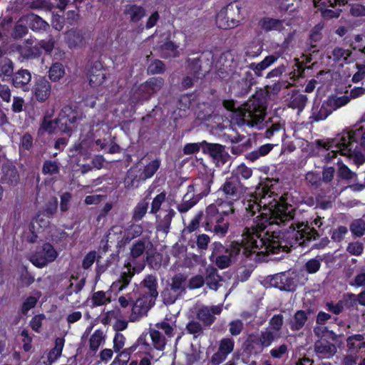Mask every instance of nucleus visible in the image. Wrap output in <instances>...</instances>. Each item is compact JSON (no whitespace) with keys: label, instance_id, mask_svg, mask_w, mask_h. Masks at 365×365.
<instances>
[{"label":"nucleus","instance_id":"obj_1","mask_svg":"<svg viewBox=\"0 0 365 365\" xmlns=\"http://www.w3.org/2000/svg\"><path fill=\"white\" fill-rule=\"evenodd\" d=\"M243 207L247 216H253L260 212L257 220L251 227L245 229L240 242H233L225 249L220 242H214L210 259L220 269L228 267L241 252L246 258L255 259L260 255L276 254L281 250L288 252L289 246L274 235L264 237L262 232L268 226L289 225L288 234L292 240L290 247L297 245L306 246V242L315 240L317 232L307 222L297 221L295 210L291 205L278 200V195L267 187L260 185L255 192L247 194L243 200Z\"/></svg>","mask_w":365,"mask_h":365},{"label":"nucleus","instance_id":"obj_2","mask_svg":"<svg viewBox=\"0 0 365 365\" xmlns=\"http://www.w3.org/2000/svg\"><path fill=\"white\" fill-rule=\"evenodd\" d=\"M327 150H331L325 158L330 161L337 153L348 157L356 165L365 162V155L361 149L365 148V126L361 123L356 124L351 130L342 133L338 138L328 142L320 143Z\"/></svg>","mask_w":365,"mask_h":365},{"label":"nucleus","instance_id":"obj_3","mask_svg":"<svg viewBox=\"0 0 365 365\" xmlns=\"http://www.w3.org/2000/svg\"><path fill=\"white\" fill-rule=\"evenodd\" d=\"M224 107L231 112L230 123L239 127L245 125L262 129L264 127L265 108L258 100H250L242 107H236L232 100L223 101Z\"/></svg>","mask_w":365,"mask_h":365},{"label":"nucleus","instance_id":"obj_4","mask_svg":"<svg viewBox=\"0 0 365 365\" xmlns=\"http://www.w3.org/2000/svg\"><path fill=\"white\" fill-rule=\"evenodd\" d=\"M235 214L231 203L226 201H216L208 205L203 215L205 230L223 237L227 233L230 223L226 217Z\"/></svg>","mask_w":365,"mask_h":365},{"label":"nucleus","instance_id":"obj_5","mask_svg":"<svg viewBox=\"0 0 365 365\" xmlns=\"http://www.w3.org/2000/svg\"><path fill=\"white\" fill-rule=\"evenodd\" d=\"M78 119L77 112L71 107L66 106L62 108L58 118L55 120H52L49 115H46L43 118L39 132L52 133L60 131L64 133H69Z\"/></svg>","mask_w":365,"mask_h":365},{"label":"nucleus","instance_id":"obj_6","mask_svg":"<svg viewBox=\"0 0 365 365\" xmlns=\"http://www.w3.org/2000/svg\"><path fill=\"white\" fill-rule=\"evenodd\" d=\"M241 12V4L231 3L222 9L216 16L217 26L222 29H233L237 26Z\"/></svg>","mask_w":365,"mask_h":365},{"label":"nucleus","instance_id":"obj_7","mask_svg":"<svg viewBox=\"0 0 365 365\" xmlns=\"http://www.w3.org/2000/svg\"><path fill=\"white\" fill-rule=\"evenodd\" d=\"M58 252L50 243H44L41 249L30 256L31 262L36 267L43 268L53 262Z\"/></svg>","mask_w":365,"mask_h":365},{"label":"nucleus","instance_id":"obj_8","mask_svg":"<svg viewBox=\"0 0 365 365\" xmlns=\"http://www.w3.org/2000/svg\"><path fill=\"white\" fill-rule=\"evenodd\" d=\"M163 83L161 78H150L137 88L131 97L132 101L135 102L149 99L152 95L161 89Z\"/></svg>","mask_w":365,"mask_h":365},{"label":"nucleus","instance_id":"obj_9","mask_svg":"<svg viewBox=\"0 0 365 365\" xmlns=\"http://www.w3.org/2000/svg\"><path fill=\"white\" fill-rule=\"evenodd\" d=\"M246 187L236 178H227L220 190L225 199L232 205V202L239 200L245 193Z\"/></svg>","mask_w":365,"mask_h":365},{"label":"nucleus","instance_id":"obj_10","mask_svg":"<svg viewBox=\"0 0 365 365\" xmlns=\"http://www.w3.org/2000/svg\"><path fill=\"white\" fill-rule=\"evenodd\" d=\"M50 224L48 216L43 214L38 215L34 217L29 225L31 234H24V240L29 242H34L37 239V234L41 232Z\"/></svg>","mask_w":365,"mask_h":365},{"label":"nucleus","instance_id":"obj_11","mask_svg":"<svg viewBox=\"0 0 365 365\" xmlns=\"http://www.w3.org/2000/svg\"><path fill=\"white\" fill-rule=\"evenodd\" d=\"M155 299L148 296L142 295L139 297L132 308V313L130 317L131 322L137 321L140 317L145 315L148 310L154 305Z\"/></svg>","mask_w":365,"mask_h":365},{"label":"nucleus","instance_id":"obj_12","mask_svg":"<svg viewBox=\"0 0 365 365\" xmlns=\"http://www.w3.org/2000/svg\"><path fill=\"white\" fill-rule=\"evenodd\" d=\"M200 185L199 183H196L188 186L187 193L184 195L181 203L177 207L180 212H187L200 200V197L195 195V192L200 191Z\"/></svg>","mask_w":365,"mask_h":365},{"label":"nucleus","instance_id":"obj_13","mask_svg":"<svg viewBox=\"0 0 365 365\" xmlns=\"http://www.w3.org/2000/svg\"><path fill=\"white\" fill-rule=\"evenodd\" d=\"M294 273L284 272L272 277L271 284L281 290L293 291L296 287Z\"/></svg>","mask_w":365,"mask_h":365},{"label":"nucleus","instance_id":"obj_14","mask_svg":"<svg viewBox=\"0 0 365 365\" xmlns=\"http://www.w3.org/2000/svg\"><path fill=\"white\" fill-rule=\"evenodd\" d=\"M205 149L213 159L217 166H222L228 161L230 155L225 150L224 146L217 143H205Z\"/></svg>","mask_w":365,"mask_h":365},{"label":"nucleus","instance_id":"obj_15","mask_svg":"<svg viewBox=\"0 0 365 365\" xmlns=\"http://www.w3.org/2000/svg\"><path fill=\"white\" fill-rule=\"evenodd\" d=\"M145 267L144 262L134 265V262L130 261L126 264L127 271L122 273L120 279L113 284V287H118L123 290L130 282L131 278L135 273L140 272Z\"/></svg>","mask_w":365,"mask_h":365},{"label":"nucleus","instance_id":"obj_16","mask_svg":"<svg viewBox=\"0 0 365 365\" xmlns=\"http://www.w3.org/2000/svg\"><path fill=\"white\" fill-rule=\"evenodd\" d=\"M51 92V84L44 78H39L32 88L34 98L41 103L45 102L49 98Z\"/></svg>","mask_w":365,"mask_h":365},{"label":"nucleus","instance_id":"obj_17","mask_svg":"<svg viewBox=\"0 0 365 365\" xmlns=\"http://www.w3.org/2000/svg\"><path fill=\"white\" fill-rule=\"evenodd\" d=\"M222 307L221 305H215L212 307H202L199 309L197 316L205 325H211L215 317L214 315L220 314L222 312Z\"/></svg>","mask_w":365,"mask_h":365},{"label":"nucleus","instance_id":"obj_18","mask_svg":"<svg viewBox=\"0 0 365 365\" xmlns=\"http://www.w3.org/2000/svg\"><path fill=\"white\" fill-rule=\"evenodd\" d=\"M106 71L101 63H96L89 71V84L93 88L101 86L106 78Z\"/></svg>","mask_w":365,"mask_h":365},{"label":"nucleus","instance_id":"obj_19","mask_svg":"<svg viewBox=\"0 0 365 365\" xmlns=\"http://www.w3.org/2000/svg\"><path fill=\"white\" fill-rule=\"evenodd\" d=\"M158 281L154 275H148L141 282V294L152 297L153 299H156L158 295Z\"/></svg>","mask_w":365,"mask_h":365},{"label":"nucleus","instance_id":"obj_20","mask_svg":"<svg viewBox=\"0 0 365 365\" xmlns=\"http://www.w3.org/2000/svg\"><path fill=\"white\" fill-rule=\"evenodd\" d=\"M315 351L319 357L330 358L336 352V347L327 341L319 340L315 343Z\"/></svg>","mask_w":365,"mask_h":365},{"label":"nucleus","instance_id":"obj_21","mask_svg":"<svg viewBox=\"0 0 365 365\" xmlns=\"http://www.w3.org/2000/svg\"><path fill=\"white\" fill-rule=\"evenodd\" d=\"M106 335L101 329H96L90 336L88 346L89 351L93 354H96L100 346L104 345L106 343Z\"/></svg>","mask_w":365,"mask_h":365},{"label":"nucleus","instance_id":"obj_22","mask_svg":"<svg viewBox=\"0 0 365 365\" xmlns=\"http://www.w3.org/2000/svg\"><path fill=\"white\" fill-rule=\"evenodd\" d=\"M283 315L280 314H274L269 321V327L267 329L279 339L283 336H285L287 334V332H283Z\"/></svg>","mask_w":365,"mask_h":365},{"label":"nucleus","instance_id":"obj_23","mask_svg":"<svg viewBox=\"0 0 365 365\" xmlns=\"http://www.w3.org/2000/svg\"><path fill=\"white\" fill-rule=\"evenodd\" d=\"M31 75L27 70H20L13 78V84L16 88H21L26 91L29 90L28 84L31 81Z\"/></svg>","mask_w":365,"mask_h":365},{"label":"nucleus","instance_id":"obj_24","mask_svg":"<svg viewBox=\"0 0 365 365\" xmlns=\"http://www.w3.org/2000/svg\"><path fill=\"white\" fill-rule=\"evenodd\" d=\"M143 227L140 225L132 224L125 227V234L120 238L121 244L125 245L133 239L139 237L143 233Z\"/></svg>","mask_w":365,"mask_h":365},{"label":"nucleus","instance_id":"obj_25","mask_svg":"<svg viewBox=\"0 0 365 365\" xmlns=\"http://www.w3.org/2000/svg\"><path fill=\"white\" fill-rule=\"evenodd\" d=\"M65 339L62 337H58L55 340L54 347L50 350L47 356L48 365H51L57 361L62 354V351L64 346Z\"/></svg>","mask_w":365,"mask_h":365},{"label":"nucleus","instance_id":"obj_26","mask_svg":"<svg viewBox=\"0 0 365 365\" xmlns=\"http://www.w3.org/2000/svg\"><path fill=\"white\" fill-rule=\"evenodd\" d=\"M66 38L70 48L80 47L85 44V37L80 31L71 30L68 31Z\"/></svg>","mask_w":365,"mask_h":365},{"label":"nucleus","instance_id":"obj_27","mask_svg":"<svg viewBox=\"0 0 365 365\" xmlns=\"http://www.w3.org/2000/svg\"><path fill=\"white\" fill-rule=\"evenodd\" d=\"M277 58H278L277 56L273 55L268 56L258 63H251L250 65V68L254 71L256 76H261L262 75V71L276 62Z\"/></svg>","mask_w":365,"mask_h":365},{"label":"nucleus","instance_id":"obj_28","mask_svg":"<svg viewBox=\"0 0 365 365\" xmlns=\"http://www.w3.org/2000/svg\"><path fill=\"white\" fill-rule=\"evenodd\" d=\"M307 321V314L304 311H297L289 321L290 329L292 331L300 330Z\"/></svg>","mask_w":365,"mask_h":365},{"label":"nucleus","instance_id":"obj_29","mask_svg":"<svg viewBox=\"0 0 365 365\" xmlns=\"http://www.w3.org/2000/svg\"><path fill=\"white\" fill-rule=\"evenodd\" d=\"M125 14L128 16L130 20L133 22H138L145 14V9L136 5H128L125 10Z\"/></svg>","mask_w":365,"mask_h":365},{"label":"nucleus","instance_id":"obj_30","mask_svg":"<svg viewBox=\"0 0 365 365\" xmlns=\"http://www.w3.org/2000/svg\"><path fill=\"white\" fill-rule=\"evenodd\" d=\"M19 180V176L16 169L10 166L9 168H4V177L2 182L9 185H16Z\"/></svg>","mask_w":365,"mask_h":365},{"label":"nucleus","instance_id":"obj_31","mask_svg":"<svg viewBox=\"0 0 365 365\" xmlns=\"http://www.w3.org/2000/svg\"><path fill=\"white\" fill-rule=\"evenodd\" d=\"M133 346L135 347V351L138 350V353L148 355L152 358L150 353L152 349L148 342L146 334L140 335L136 342L133 345Z\"/></svg>","mask_w":365,"mask_h":365},{"label":"nucleus","instance_id":"obj_32","mask_svg":"<svg viewBox=\"0 0 365 365\" xmlns=\"http://www.w3.org/2000/svg\"><path fill=\"white\" fill-rule=\"evenodd\" d=\"M332 112L333 110H331V107L327 105V101H326L322 105L319 109H318L317 107L313 108L312 118L315 121L324 120Z\"/></svg>","mask_w":365,"mask_h":365},{"label":"nucleus","instance_id":"obj_33","mask_svg":"<svg viewBox=\"0 0 365 365\" xmlns=\"http://www.w3.org/2000/svg\"><path fill=\"white\" fill-rule=\"evenodd\" d=\"M150 336L152 339L153 346L160 351L165 349L167 343L165 336H163L160 330L151 329L150 331Z\"/></svg>","mask_w":365,"mask_h":365},{"label":"nucleus","instance_id":"obj_34","mask_svg":"<svg viewBox=\"0 0 365 365\" xmlns=\"http://www.w3.org/2000/svg\"><path fill=\"white\" fill-rule=\"evenodd\" d=\"M65 75V68L60 63H53L48 71V78L51 81L57 82Z\"/></svg>","mask_w":365,"mask_h":365},{"label":"nucleus","instance_id":"obj_35","mask_svg":"<svg viewBox=\"0 0 365 365\" xmlns=\"http://www.w3.org/2000/svg\"><path fill=\"white\" fill-rule=\"evenodd\" d=\"M327 105L331 107V110H336V109L343 107L349 103L350 97L344 95L341 96H331L327 99Z\"/></svg>","mask_w":365,"mask_h":365},{"label":"nucleus","instance_id":"obj_36","mask_svg":"<svg viewBox=\"0 0 365 365\" xmlns=\"http://www.w3.org/2000/svg\"><path fill=\"white\" fill-rule=\"evenodd\" d=\"M232 178H236L238 181L241 179L247 180L252 175V170L242 163L232 170Z\"/></svg>","mask_w":365,"mask_h":365},{"label":"nucleus","instance_id":"obj_37","mask_svg":"<svg viewBox=\"0 0 365 365\" xmlns=\"http://www.w3.org/2000/svg\"><path fill=\"white\" fill-rule=\"evenodd\" d=\"M307 98L302 93H294L291 97L289 107L302 111L307 103Z\"/></svg>","mask_w":365,"mask_h":365},{"label":"nucleus","instance_id":"obj_38","mask_svg":"<svg viewBox=\"0 0 365 365\" xmlns=\"http://www.w3.org/2000/svg\"><path fill=\"white\" fill-rule=\"evenodd\" d=\"M160 165V161L159 160L155 159L152 160L145 167L143 173L140 175V178L144 180L148 178H150L158 170Z\"/></svg>","mask_w":365,"mask_h":365},{"label":"nucleus","instance_id":"obj_39","mask_svg":"<svg viewBox=\"0 0 365 365\" xmlns=\"http://www.w3.org/2000/svg\"><path fill=\"white\" fill-rule=\"evenodd\" d=\"M29 26L34 31H45L49 26L41 17L31 14L29 16Z\"/></svg>","mask_w":365,"mask_h":365},{"label":"nucleus","instance_id":"obj_40","mask_svg":"<svg viewBox=\"0 0 365 365\" xmlns=\"http://www.w3.org/2000/svg\"><path fill=\"white\" fill-rule=\"evenodd\" d=\"M211 182L212 181L208 176H205L202 179H197L193 185L199 183L200 185V191L195 192V195L200 197V198L202 197L203 196L207 195L210 191Z\"/></svg>","mask_w":365,"mask_h":365},{"label":"nucleus","instance_id":"obj_41","mask_svg":"<svg viewBox=\"0 0 365 365\" xmlns=\"http://www.w3.org/2000/svg\"><path fill=\"white\" fill-rule=\"evenodd\" d=\"M349 229L353 235L360 237L365 234V221L356 219L351 222Z\"/></svg>","mask_w":365,"mask_h":365},{"label":"nucleus","instance_id":"obj_42","mask_svg":"<svg viewBox=\"0 0 365 365\" xmlns=\"http://www.w3.org/2000/svg\"><path fill=\"white\" fill-rule=\"evenodd\" d=\"M282 23V21L277 19L265 18L260 21V25L262 29L265 31L280 30Z\"/></svg>","mask_w":365,"mask_h":365},{"label":"nucleus","instance_id":"obj_43","mask_svg":"<svg viewBox=\"0 0 365 365\" xmlns=\"http://www.w3.org/2000/svg\"><path fill=\"white\" fill-rule=\"evenodd\" d=\"M364 336L356 334L347 339V346L349 349H361L365 347Z\"/></svg>","mask_w":365,"mask_h":365},{"label":"nucleus","instance_id":"obj_44","mask_svg":"<svg viewBox=\"0 0 365 365\" xmlns=\"http://www.w3.org/2000/svg\"><path fill=\"white\" fill-rule=\"evenodd\" d=\"M161 56L163 58L176 57L178 56V46L171 41L165 43L161 47Z\"/></svg>","mask_w":365,"mask_h":365},{"label":"nucleus","instance_id":"obj_45","mask_svg":"<svg viewBox=\"0 0 365 365\" xmlns=\"http://www.w3.org/2000/svg\"><path fill=\"white\" fill-rule=\"evenodd\" d=\"M279 338L276 336V335L267 329L265 331L261 332L259 341L262 346L267 347L270 346L274 341L277 340Z\"/></svg>","mask_w":365,"mask_h":365},{"label":"nucleus","instance_id":"obj_46","mask_svg":"<svg viewBox=\"0 0 365 365\" xmlns=\"http://www.w3.org/2000/svg\"><path fill=\"white\" fill-rule=\"evenodd\" d=\"M125 234V227L122 225H114L113 226L108 232V237L110 239H115L118 241L119 246H123L121 244L120 238Z\"/></svg>","mask_w":365,"mask_h":365},{"label":"nucleus","instance_id":"obj_47","mask_svg":"<svg viewBox=\"0 0 365 365\" xmlns=\"http://www.w3.org/2000/svg\"><path fill=\"white\" fill-rule=\"evenodd\" d=\"M180 296L168 286L162 292V297L165 304H173Z\"/></svg>","mask_w":365,"mask_h":365},{"label":"nucleus","instance_id":"obj_48","mask_svg":"<svg viewBox=\"0 0 365 365\" xmlns=\"http://www.w3.org/2000/svg\"><path fill=\"white\" fill-rule=\"evenodd\" d=\"M92 301L95 306H102L110 302V296L103 291H98L93 293Z\"/></svg>","mask_w":365,"mask_h":365},{"label":"nucleus","instance_id":"obj_49","mask_svg":"<svg viewBox=\"0 0 365 365\" xmlns=\"http://www.w3.org/2000/svg\"><path fill=\"white\" fill-rule=\"evenodd\" d=\"M364 246L361 242H352L348 244L346 252L351 255L361 256L364 252Z\"/></svg>","mask_w":365,"mask_h":365},{"label":"nucleus","instance_id":"obj_50","mask_svg":"<svg viewBox=\"0 0 365 365\" xmlns=\"http://www.w3.org/2000/svg\"><path fill=\"white\" fill-rule=\"evenodd\" d=\"M338 175L343 179L354 180L356 173L352 172L346 165L343 163H338Z\"/></svg>","mask_w":365,"mask_h":365},{"label":"nucleus","instance_id":"obj_51","mask_svg":"<svg viewBox=\"0 0 365 365\" xmlns=\"http://www.w3.org/2000/svg\"><path fill=\"white\" fill-rule=\"evenodd\" d=\"M148 204L145 201H141L135 207L133 211V219L135 220H141L147 212Z\"/></svg>","mask_w":365,"mask_h":365},{"label":"nucleus","instance_id":"obj_52","mask_svg":"<svg viewBox=\"0 0 365 365\" xmlns=\"http://www.w3.org/2000/svg\"><path fill=\"white\" fill-rule=\"evenodd\" d=\"M145 249V242L142 240L136 241L130 248V256L135 259L141 256Z\"/></svg>","mask_w":365,"mask_h":365},{"label":"nucleus","instance_id":"obj_53","mask_svg":"<svg viewBox=\"0 0 365 365\" xmlns=\"http://www.w3.org/2000/svg\"><path fill=\"white\" fill-rule=\"evenodd\" d=\"M235 341L231 338H224L220 341L219 349L228 356L234 349Z\"/></svg>","mask_w":365,"mask_h":365},{"label":"nucleus","instance_id":"obj_54","mask_svg":"<svg viewBox=\"0 0 365 365\" xmlns=\"http://www.w3.org/2000/svg\"><path fill=\"white\" fill-rule=\"evenodd\" d=\"M351 52L341 48H335L332 51L334 60L336 61L346 62L350 56Z\"/></svg>","mask_w":365,"mask_h":365},{"label":"nucleus","instance_id":"obj_55","mask_svg":"<svg viewBox=\"0 0 365 365\" xmlns=\"http://www.w3.org/2000/svg\"><path fill=\"white\" fill-rule=\"evenodd\" d=\"M165 198L166 195L165 192H160L157 195L151 203L150 213L156 214L159 211L162 204L165 202Z\"/></svg>","mask_w":365,"mask_h":365},{"label":"nucleus","instance_id":"obj_56","mask_svg":"<svg viewBox=\"0 0 365 365\" xmlns=\"http://www.w3.org/2000/svg\"><path fill=\"white\" fill-rule=\"evenodd\" d=\"M125 337L120 332H116L113 339V349L115 352H119L125 344Z\"/></svg>","mask_w":365,"mask_h":365},{"label":"nucleus","instance_id":"obj_57","mask_svg":"<svg viewBox=\"0 0 365 365\" xmlns=\"http://www.w3.org/2000/svg\"><path fill=\"white\" fill-rule=\"evenodd\" d=\"M262 51V46L259 43H252L247 46L245 54L249 58H255L260 55Z\"/></svg>","mask_w":365,"mask_h":365},{"label":"nucleus","instance_id":"obj_58","mask_svg":"<svg viewBox=\"0 0 365 365\" xmlns=\"http://www.w3.org/2000/svg\"><path fill=\"white\" fill-rule=\"evenodd\" d=\"M321 267V259L313 258L307 262L305 268L309 274H314L319 271Z\"/></svg>","mask_w":365,"mask_h":365},{"label":"nucleus","instance_id":"obj_59","mask_svg":"<svg viewBox=\"0 0 365 365\" xmlns=\"http://www.w3.org/2000/svg\"><path fill=\"white\" fill-rule=\"evenodd\" d=\"M244 327L243 322L240 319H235L230 322L229 331L232 336L239 335Z\"/></svg>","mask_w":365,"mask_h":365},{"label":"nucleus","instance_id":"obj_60","mask_svg":"<svg viewBox=\"0 0 365 365\" xmlns=\"http://www.w3.org/2000/svg\"><path fill=\"white\" fill-rule=\"evenodd\" d=\"M202 76H203V74L200 73L198 70L195 71L194 76H187L183 78L182 81V87L185 88H189L192 87L194 85L196 80L200 78Z\"/></svg>","mask_w":365,"mask_h":365},{"label":"nucleus","instance_id":"obj_61","mask_svg":"<svg viewBox=\"0 0 365 365\" xmlns=\"http://www.w3.org/2000/svg\"><path fill=\"white\" fill-rule=\"evenodd\" d=\"M165 70V66L161 61L155 60L152 62L148 68V71L151 74L160 73Z\"/></svg>","mask_w":365,"mask_h":365},{"label":"nucleus","instance_id":"obj_62","mask_svg":"<svg viewBox=\"0 0 365 365\" xmlns=\"http://www.w3.org/2000/svg\"><path fill=\"white\" fill-rule=\"evenodd\" d=\"M306 181L312 186L318 187L321 184V177L318 173L308 172L305 176Z\"/></svg>","mask_w":365,"mask_h":365},{"label":"nucleus","instance_id":"obj_63","mask_svg":"<svg viewBox=\"0 0 365 365\" xmlns=\"http://www.w3.org/2000/svg\"><path fill=\"white\" fill-rule=\"evenodd\" d=\"M173 291L181 295L184 290L183 280L180 277H175L172 280V283L168 285Z\"/></svg>","mask_w":365,"mask_h":365},{"label":"nucleus","instance_id":"obj_64","mask_svg":"<svg viewBox=\"0 0 365 365\" xmlns=\"http://www.w3.org/2000/svg\"><path fill=\"white\" fill-rule=\"evenodd\" d=\"M174 215L175 211L173 209L168 210L163 218L159 222L160 226L164 230L168 229Z\"/></svg>","mask_w":365,"mask_h":365}]
</instances>
